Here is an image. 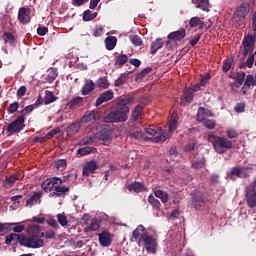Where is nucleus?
I'll use <instances>...</instances> for the list:
<instances>
[{
    "label": "nucleus",
    "instance_id": "nucleus-33",
    "mask_svg": "<svg viewBox=\"0 0 256 256\" xmlns=\"http://www.w3.org/2000/svg\"><path fill=\"white\" fill-rule=\"evenodd\" d=\"M57 101V97L53 92L46 90L45 91V96H44V104L45 105H51V103H55Z\"/></svg>",
    "mask_w": 256,
    "mask_h": 256
},
{
    "label": "nucleus",
    "instance_id": "nucleus-13",
    "mask_svg": "<svg viewBox=\"0 0 256 256\" xmlns=\"http://www.w3.org/2000/svg\"><path fill=\"white\" fill-rule=\"evenodd\" d=\"M99 139L103 143H111L113 139V129H111V126L107 125L100 130Z\"/></svg>",
    "mask_w": 256,
    "mask_h": 256
},
{
    "label": "nucleus",
    "instance_id": "nucleus-18",
    "mask_svg": "<svg viewBox=\"0 0 256 256\" xmlns=\"http://www.w3.org/2000/svg\"><path fill=\"white\" fill-rule=\"evenodd\" d=\"M99 169V165H97V161L92 160L89 161L84 167L82 171L83 177H89V175H92V173H95Z\"/></svg>",
    "mask_w": 256,
    "mask_h": 256
},
{
    "label": "nucleus",
    "instance_id": "nucleus-30",
    "mask_svg": "<svg viewBox=\"0 0 256 256\" xmlns=\"http://www.w3.org/2000/svg\"><path fill=\"white\" fill-rule=\"evenodd\" d=\"M105 45H106V49L108 51H113L117 45V37L115 36H108L105 39Z\"/></svg>",
    "mask_w": 256,
    "mask_h": 256
},
{
    "label": "nucleus",
    "instance_id": "nucleus-27",
    "mask_svg": "<svg viewBox=\"0 0 256 256\" xmlns=\"http://www.w3.org/2000/svg\"><path fill=\"white\" fill-rule=\"evenodd\" d=\"M189 26L191 29H195V27H198V29H205V22L201 21L199 17H192L189 21Z\"/></svg>",
    "mask_w": 256,
    "mask_h": 256
},
{
    "label": "nucleus",
    "instance_id": "nucleus-25",
    "mask_svg": "<svg viewBox=\"0 0 256 256\" xmlns=\"http://www.w3.org/2000/svg\"><path fill=\"white\" fill-rule=\"evenodd\" d=\"M93 91H95V82L93 80H86L81 90L82 95H90Z\"/></svg>",
    "mask_w": 256,
    "mask_h": 256
},
{
    "label": "nucleus",
    "instance_id": "nucleus-36",
    "mask_svg": "<svg viewBox=\"0 0 256 256\" xmlns=\"http://www.w3.org/2000/svg\"><path fill=\"white\" fill-rule=\"evenodd\" d=\"M57 77H59V72H57V69L52 68L48 71L45 81L46 83H53Z\"/></svg>",
    "mask_w": 256,
    "mask_h": 256
},
{
    "label": "nucleus",
    "instance_id": "nucleus-45",
    "mask_svg": "<svg viewBox=\"0 0 256 256\" xmlns=\"http://www.w3.org/2000/svg\"><path fill=\"white\" fill-rule=\"evenodd\" d=\"M91 121H95V111L88 112L81 118V123H91Z\"/></svg>",
    "mask_w": 256,
    "mask_h": 256
},
{
    "label": "nucleus",
    "instance_id": "nucleus-1",
    "mask_svg": "<svg viewBox=\"0 0 256 256\" xmlns=\"http://www.w3.org/2000/svg\"><path fill=\"white\" fill-rule=\"evenodd\" d=\"M135 101L133 96L118 99L116 109L104 118L105 123H125L129 119V105Z\"/></svg>",
    "mask_w": 256,
    "mask_h": 256
},
{
    "label": "nucleus",
    "instance_id": "nucleus-57",
    "mask_svg": "<svg viewBox=\"0 0 256 256\" xmlns=\"http://www.w3.org/2000/svg\"><path fill=\"white\" fill-rule=\"evenodd\" d=\"M168 137H169V134L162 133L161 135L154 137L153 141H155V143H161V142L163 143L167 141Z\"/></svg>",
    "mask_w": 256,
    "mask_h": 256
},
{
    "label": "nucleus",
    "instance_id": "nucleus-60",
    "mask_svg": "<svg viewBox=\"0 0 256 256\" xmlns=\"http://www.w3.org/2000/svg\"><path fill=\"white\" fill-rule=\"evenodd\" d=\"M59 133H61V128L57 127L46 134V139H53Z\"/></svg>",
    "mask_w": 256,
    "mask_h": 256
},
{
    "label": "nucleus",
    "instance_id": "nucleus-58",
    "mask_svg": "<svg viewBox=\"0 0 256 256\" xmlns=\"http://www.w3.org/2000/svg\"><path fill=\"white\" fill-rule=\"evenodd\" d=\"M18 109H19V102H14L10 104V106L8 107L9 115H13V113H17Z\"/></svg>",
    "mask_w": 256,
    "mask_h": 256
},
{
    "label": "nucleus",
    "instance_id": "nucleus-17",
    "mask_svg": "<svg viewBox=\"0 0 256 256\" xmlns=\"http://www.w3.org/2000/svg\"><path fill=\"white\" fill-rule=\"evenodd\" d=\"M251 87H256V80L253 75H247L246 78L244 79V84L240 90L242 95H247Z\"/></svg>",
    "mask_w": 256,
    "mask_h": 256
},
{
    "label": "nucleus",
    "instance_id": "nucleus-40",
    "mask_svg": "<svg viewBox=\"0 0 256 256\" xmlns=\"http://www.w3.org/2000/svg\"><path fill=\"white\" fill-rule=\"evenodd\" d=\"M148 203H150L153 209H156V211H159L161 209V202L155 199L153 195H150L148 197Z\"/></svg>",
    "mask_w": 256,
    "mask_h": 256
},
{
    "label": "nucleus",
    "instance_id": "nucleus-43",
    "mask_svg": "<svg viewBox=\"0 0 256 256\" xmlns=\"http://www.w3.org/2000/svg\"><path fill=\"white\" fill-rule=\"evenodd\" d=\"M129 39H130L131 43H133V45H135L136 47H142L143 40L139 37V35L132 34L129 36Z\"/></svg>",
    "mask_w": 256,
    "mask_h": 256
},
{
    "label": "nucleus",
    "instance_id": "nucleus-21",
    "mask_svg": "<svg viewBox=\"0 0 256 256\" xmlns=\"http://www.w3.org/2000/svg\"><path fill=\"white\" fill-rule=\"evenodd\" d=\"M70 188L67 186H56L55 190L49 194V197H63L69 193Z\"/></svg>",
    "mask_w": 256,
    "mask_h": 256
},
{
    "label": "nucleus",
    "instance_id": "nucleus-42",
    "mask_svg": "<svg viewBox=\"0 0 256 256\" xmlns=\"http://www.w3.org/2000/svg\"><path fill=\"white\" fill-rule=\"evenodd\" d=\"M127 61H129V56H127L126 54H121L116 57L115 65L123 67V65H125Z\"/></svg>",
    "mask_w": 256,
    "mask_h": 256
},
{
    "label": "nucleus",
    "instance_id": "nucleus-59",
    "mask_svg": "<svg viewBox=\"0 0 256 256\" xmlns=\"http://www.w3.org/2000/svg\"><path fill=\"white\" fill-rule=\"evenodd\" d=\"M129 137L131 139H137L138 141H141V139H143V132L141 131L130 132Z\"/></svg>",
    "mask_w": 256,
    "mask_h": 256
},
{
    "label": "nucleus",
    "instance_id": "nucleus-62",
    "mask_svg": "<svg viewBox=\"0 0 256 256\" xmlns=\"http://www.w3.org/2000/svg\"><path fill=\"white\" fill-rule=\"evenodd\" d=\"M104 28L101 25H97L93 30L94 37H101L103 35Z\"/></svg>",
    "mask_w": 256,
    "mask_h": 256
},
{
    "label": "nucleus",
    "instance_id": "nucleus-64",
    "mask_svg": "<svg viewBox=\"0 0 256 256\" xmlns=\"http://www.w3.org/2000/svg\"><path fill=\"white\" fill-rule=\"evenodd\" d=\"M100 225L97 221H92L90 225L87 227V231H97Z\"/></svg>",
    "mask_w": 256,
    "mask_h": 256
},
{
    "label": "nucleus",
    "instance_id": "nucleus-32",
    "mask_svg": "<svg viewBox=\"0 0 256 256\" xmlns=\"http://www.w3.org/2000/svg\"><path fill=\"white\" fill-rule=\"evenodd\" d=\"M83 105V97H76L68 103L69 109H77Z\"/></svg>",
    "mask_w": 256,
    "mask_h": 256
},
{
    "label": "nucleus",
    "instance_id": "nucleus-46",
    "mask_svg": "<svg viewBox=\"0 0 256 256\" xmlns=\"http://www.w3.org/2000/svg\"><path fill=\"white\" fill-rule=\"evenodd\" d=\"M151 71H153V68L151 67H147L145 69H143L140 73H138L135 77V81H141V79H143L144 77H147V75H149V73H151Z\"/></svg>",
    "mask_w": 256,
    "mask_h": 256
},
{
    "label": "nucleus",
    "instance_id": "nucleus-63",
    "mask_svg": "<svg viewBox=\"0 0 256 256\" xmlns=\"http://www.w3.org/2000/svg\"><path fill=\"white\" fill-rule=\"evenodd\" d=\"M194 169H203L205 167V160H197L192 163Z\"/></svg>",
    "mask_w": 256,
    "mask_h": 256
},
{
    "label": "nucleus",
    "instance_id": "nucleus-35",
    "mask_svg": "<svg viewBox=\"0 0 256 256\" xmlns=\"http://www.w3.org/2000/svg\"><path fill=\"white\" fill-rule=\"evenodd\" d=\"M79 129H81V124L79 122H75L71 124L67 129V134L70 136L77 135L79 133Z\"/></svg>",
    "mask_w": 256,
    "mask_h": 256
},
{
    "label": "nucleus",
    "instance_id": "nucleus-55",
    "mask_svg": "<svg viewBox=\"0 0 256 256\" xmlns=\"http://www.w3.org/2000/svg\"><path fill=\"white\" fill-rule=\"evenodd\" d=\"M55 167H56V169L63 171V169H65V167H67V160L60 159V160L56 161Z\"/></svg>",
    "mask_w": 256,
    "mask_h": 256
},
{
    "label": "nucleus",
    "instance_id": "nucleus-19",
    "mask_svg": "<svg viewBox=\"0 0 256 256\" xmlns=\"http://www.w3.org/2000/svg\"><path fill=\"white\" fill-rule=\"evenodd\" d=\"M41 197H43V191L34 192L33 195L27 199L26 206L33 207V205L41 203Z\"/></svg>",
    "mask_w": 256,
    "mask_h": 256
},
{
    "label": "nucleus",
    "instance_id": "nucleus-8",
    "mask_svg": "<svg viewBox=\"0 0 256 256\" xmlns=\"http://www.w3.org/2000/svg\"><path fill=\"white\" fill-rule=\"evenodd\" d=\"M205 194L199 190H194L192 192V199L190 202L191 207H193L196 211H199L201 207L205 205Z\"/></svg>",
    "mask_w": 256,
    "mask_h": 256
},
{
    "label": "nucleus",
    "instance_id": "nucleus-31",
    "mask_svg": "<svg viewBox=\"0 0 256 256\" xmlns=\"http://www.w3.org/2000/svg\"><path fill=\"white\" fill-rule=\"evenodd\" d=\"M178 121H179V115L175 111L172 112L171 118H170V123H169V131L171 133H173V131H175V129H177Z\"/></svg>",
    "mask_w": 256,
    "mask_h": 256
},
{
    "label": "nucleus",
    "instance_id": "nucleus-51",
    "mask_svg": "<svg viewBox=\"0 0 256 256\" xmlns=\"http://www.w3.org/2000/svg\"><path fill=\"white\" fill-rule=\"evenodd\" d=\"M57 219H58V223L62 227H67V225H69V220H67V216H65V214H58Z\"/></svg>",
    "mask_w": 256,
    "mask_h": 256
},
{
    "label": "nucleus",
    "instance_id": "nucleus-47",
    "mask_svg": "<svg viewBox=\"0 0 256 256\" xmlns=\"http://www.w3.org/2000/svg\"><path fill=\"white\" fill-rule=\"evenodd\" d=\"M97 86L100 89H108L109 88V80H107V77H102L97 80Z\"/></svg>",
    "mask_w": 256,
    "mask_h": 256
},
{
    "label": "nucleus",
    "instance_id": "nucleus-16",
    "mask_svg": "<svg viewBox=\"0 0 256 256\" xmlns=\"http://www.w3.org/2000/svg\"><path fill=\"white\" fill-rule=\"evenodd\" d=\"M98 239L101 247H110L111 243H113L111 232L107 230H104L102 233L98 234Z\"/></svg>",
    "mask_w": 256,
    "mask_h": 256
},
{
    "label": "nucleus",
    "instance_id": "nucleus-14",
    "mask_svg": "<svg viewBox=\"0 0 256 256\" xmlns=\"http://www.w3.org/2000/svg\"><path fill=\"white\" fill-rule=\"evenodd\" d=\"M114 97L115 93L113 92V90H107L101 93L98 99H96L95 107H100V105H103V103L111 101V99H113Z\"/></svg>",
    "mask_w": 256,
    "mask_h": 256
},
{
    "label": "nucleus",
    "instance_id": "nucleus-5",
    "mask_svg": "<svg viewBox=\"0 0 256 256\" xmlns=\"http://www.w3.org/2000/svg\"><path fill=\"white\" fill-rule=\"evenodd\" d=\"M67 179H69V176L64 177V179L59 177L47 178L42 182L41 187L46 193H51V191H55L58 185H63Z\"/></svg>",
    "mask_w": 256,
    "mask_h": 256
},
{
    "label": "nucleus",
    "instance_id": "nucleus-7",
    "mask_svg": "<svg viewBox=\"0 0 256 256\" xmlns=\"http://www.w3.org/2000/svg\"><path fill=\"white\" fill-rule=\"evenodd\" d=\"M25 128V115H20L16 120L11 122L7 127V137L15 133H21Z\"/></svg>",
    "mask_w": 256,
    "mask_h": 256
},
{
    "label": "nucleus",
    "instance_id": "nucleus-39",
    "mask_svg": "<svg viewBox=\"0 0 256 256\" xmlns=\"http://www.w3.org/2000/svg\"><path fill=\"white\" fill-rule=\"evenodd\" d=\"M196 7L202 11H209V0H196Z\"/></svg>",
    "mask_w": 256,
    "mask_h": 256
},
{
    "label": "nucleus",
    "instance_id": "nucleus-20",
    "mask_svg": "<svg viewBox=\"0 0 256 256\" xmlns=\"http://www.w3.org/2000/svg\"><path fill=\"white\" fill-rule=\"evenodd\" d=\"M143 233H147V231H145V226L144 225H138V227L132 232V237L130 238V241L132 243H135L138 241L139 239H141V236L143 235Z\"/></svg>",
    "mask_w": 256,
    "mask_h": 256
},
{
    "label": "nucleus",
    "instance_id": "nucleus-12",
    "mask_svg": "<svg viewBox=\"0 0 256 256\" xmlns=\"http://www.w3.org/2000/svg\"><path fill=\"white\" fill-rule=\"evenodd\" d=\"M18 21L22 25H29L31 23V8L21 7L18 11Z\"/></svg>",
    "mask_w": 256,
    "mask_h": 256
},
{
    "label": "nucleus",
    "instance_id": "nucleus-3",
    "mask_svg": "<svg viewBox=\"0 0 256 256\" xmlns=\"http://www.w3.org/2000/svg\"><path fill=\"white\" fill-rule=\"evenodd\" d=\"M28 236L25 235L26 243L29 242L30 246H26L28 249H40L45 245V241L40 238L41 226L34 225L27 230Z\"/></svg>",
    "mask_w": 256,
    "mask_h": 256
},
{
    "label": "nucleus",
    "instance_id": "nucleus-22",
    "mask_svg": "<svg viewBox=\"0 0 256 256\" xmlns=\"http://www.w3.org/2000/svg\"><path fill=\"white\" fill-rule=\"evenodd\" d=\"M128 191H134V193H143V191H147V187L145 184L141 182H133L127 186Z\"/></svg>",
    "mask_w": 256,
    "mask_h": 256
},
{
    "label": "nucleus",
    "instance_id": "nucleus-15",
    "mask_svg": "<svg viewBox=\"0 0 256 256\" xmlns=\"http://www.w3.org/2000/svg\"><path fill=\"white\" fill-rule=\"evenodd\" d=\"M187 37V31L185 28H180L177 31L171 32L168 36L167 39H170L173 41V43H179L183 41V38Z\"/></svg>",
    "mask_w": 256,
    "mask_h": 256
},
{
    "label": "nucleus",
    "instance_id": "nucleus-52",
    "mask_svg": "<svg viewBox=\"0 0 256 256\" xmlns=\"http://www.w3.org/2000/svg\"><path fill=\"white\" fill-rule=\"evenodd\" d=\"M226 135L228 139H237V137H239V133H237V130L233 128H227Z\"/></svg>",
    "mask_w": 256,
    "mask_h": 256
},
{
    "label": "nucleus",
    "instance_id": "nucleus-61",
    "mask_svg": "<svg viewBox=\"0 0 256 256\" xmlns=\"http://www.w3.org/2000/svg\"><path fill=\"white\" fill-rule=\"evenodd\" d=\"M47 33H49V29L45 26H39L37 28V34L40 36V37H45V35H47Z\"/></svg>",
    "mask_w": 256,
    "mask_h": 256
},
{
    "label": "nucleus",
    "instance_id": "nucleus-44",
    "mask_svg": "<svg viewBox=\"0 0 256 256\" xmlns=\"http://www.w3.org/2000/svg\"><path fill=\"white\" fill-rule=\"evenodd\" d=\"M97 12L92 13L91 10L84 11L83 21H93V19H97Z\"/></svg>",
    "mask_w": 256,
    "mask_h": 256
},
{
    "label": "nucleus",
    "instance_id": "nucleus-38",
    "mask_svg": "<svg viewBox=\"0 0 256 256\" xmlns=\"http://www.w3.org/2000/svg\"><path fill=\"white\" fill-rule=\"evenodd\" d=\"M155 197L161 200L162 203H167L169 201V194L163 190H156L154 192Z\"/></svg>",
    "mask_w": 256,
    "mask_h": 256
},
{
    "label": "nucleus",
    "instance_id": "nucleus-34",
    "mask_svg": "<svg viewBox=\"0 0 256 256\" xmlns=\"http://www.w3.org/2000/svg\"><path fill=\"white\" fill-rule=\"evenodd\" d=\"M21 179V174H13L10 177H7L5 179V187H13L15 185L16 181H19Z\"/></svg>",
    "mask_w": 256,
    "mask_h": 256
},
{
    "label": "nucleus",
    "instance_id": "nucleus-23",
    "mask_svg": "<svg viewBox=\"0 0 256 256\" xmlns=\"http://www.w3.org/2000/svg\"><path fill=\"white\" fill-rule=\"evenodd\" d=\"M207 117H213V112H211V110L200 107L198 108V112H197V120L201 122L205 121V119H207Z\"/></svg>",
    "mask_w": 256,
    "mask_h": 256
},
{
    "label": "nucleus",
    "instance_id": "nucleus-49",
    "mask_svg": "<svg viewBox=\"0 0 256 256\" xmlns=\"http://www.w3.org/2000/svg\"><path fill=\"white\" fill-rule=\"evenodd\" d=\"M233 65V58H227L222 66L223 73H228V71L231 69Z\"/></svg>",
    "mask_w": 256,
    "mask_h": 256
},
{
    "label": "nucleus",
    "instance_id": "nucleus-26",
    "mask_svg": "<svg viewBox=\"0 0 256 256\" xmlns=\"http://www.w3.org/2000/svg\"><path fill=\"white\" fill-rule=\"evenodd\" d=\"M141 115H143V105L138 104L132 111L131 121L133 123H135V121H139V119H141Z\"/></svg>",
    "mask_w": 256,
    "mask_h": 256
},
{
    "label": "nucleus",
    "instance_id": "nucleus-11",
    "mask_svg": "<svg viewBox=\"0 0 256 256\" xmlns=\"http://www.w3.org/2000/svg\"><path fill=\"white\" fill-rule=\"evenodd\" d=\"M245 202L249 209L256 207V191L251 186L245 188Z\"/></svg>",
    "mask_w": 256,
    "mask_h": 256
},
{
    "label": "nucleus",
    "instance_id": "nucleus-53",
    "mask_svg": "<svg viewBox=\"0 0 256 256\" xmlns=\"http://www.w3.org/2000/svg\"><path fill=\"white\" fill-rule=\"evenodd\" d=\"M196 146H197V141L189 140L186 146L184 147V151L186 153H189L190 151H193V149H195Z\"/></svg>",
    "mask_w": 256,
    "mask_h": 256
},
{
    "label": "nucleus",
    "instance_id": "nucleus-4",
    "mask_svg": "<svg viewBox=\"0 0 256 256\" xmlns=\"http://www.w3.org/2000/svg\"><path fill=\"white\" fill-rule=\"evenodd\" d=\"M252 167H242L236 166L232 167L228 173V177L231 181H236L238 179H249L251 177Z\"/></svg>",
    "mask_w": 256,
    "mask_h": 256
},
{
    "label": "nucleus",
    "instance_id": "nucleus-56",
    "mask_svg": "<svg viewBox=\"0 0 256 256\" xmlns=\"http://www.w3.org/2000/svg\"><path fill=\"white\" fill-rule=\"evenodd\" d=\"M203 125L206 129H215L217 127V123L215 120H204Z\"/></svg>",
    "mask_w": 256,
    "mask_h": 256
},
{
    "label": "nucleus",
    "instance_id": "nucleus-37",
    "mask_svg": "<svg viewBox=\"0 0 256 256\" xmlns=\"http://www.w3.org/2000/svg\"><path fill=\"white\" fill-rule=\"evenodd\" d=\"M256 43L255 37L253 35H247L244 37L242 45L243 47H254Z\"/></svg>",
    "mask_w": 256,
    "mask_h": 256
},
{
    "label": "nucleus",
    "instance_id": "nucleus-2",
    "mask_svg": "<svg viewBox=\"0 0 256 256\" xmlns=\"http://www.w3.org/2000/svg\"><path fill=\"white\" fill-rule=\"evenodd\" d=\"M208 143H211L216 153L223 155L227 153L230 149H233V141L229 140L226 137L216 136L213 133L207 135Z\"/></svg>",
    "mask_w": 256,
    "mask_h": 256
},
{
    "label": "nucleus",
    "instance_id": "nucleus-50",
    "mask_svg": "<svg viewBox=\"0 0 256 256\" xmlns=\"http://www.w3.org/2000/svg\"><path fill=\"white\" fill-rule=\"evenodd\" d=\"M245 77H247L245 72H237L235 76H230V79H234V81H239L240 83H245Z\"/></svg>",
    "mask_w": 256,
    "mask_h": 256
},
{
    "label": "nucleus",
    "instance_id": "nucleus-54",
    "mask_svg": "<svg viewBox=\"0 0 256 256\" xmlns=\"http://www.w3.org/2000/svg\"><path fill=\"white\" fill-rule=\"evenodd\" d=\"M3 39H4L5 43H10V45H13V43L15 41V36H13L11 34V32H5L3 35Z\"/></svg>",
    "mask_w": 256,
    "mask_h": 256
},
{
    "label": "nucleus",
    "instance_id": "nucleus-28",
    "mask_svg": "<svg viewBox=\"0 0 256 256\" xmlns=\"http://www.w3.org/2000/svg\"><path fill=\"white\" fill-rule=\"evenodd\" d=\"M91 153H97V148L86 146V147L79 148L77 150V155H80V157H85V155H91Z\"/></svg>",
    "mask_w": 256,
    "mask_h": 256
},
{
    "label": "nucleus",
    "instance_id": "nucleus-29",
    "mask_svg": "<svg viewBox=\"0 0 256 256\" xmlns=\"http://www.w3.org/2000/svg\"><path fill=\"white\" fill-rule=\"evenodd\" d=\"M163 45H164V42H163V39L161 38H158L155 41H153L151 43V51H150L151 55H155V53H157L159 49H163Z\"/></svg>",
    "mask_w": 256,
    "mask_h": 256
},
{
    "label": "nucleus",
    "instance_id": "nucleus-41",
    "mask_svg": "<svg viewBox=\"0 0 256 256\" xmlns=\"http://www.w3.org/2000/svg\"><path fill=\"white\" fill-rule=\"evenodd\" d=\"M128 76L126 73H122L117 80L114 82V87H121L127 83Z\"/></svg>",
    "mask_w": 256,
    "mask_h": 256
},
{
    "label": "nucleus",
    "instance_id": "nucleus-24",
    "mask_svg": "<svg viewBox=\"0 0 256 256\" xmlns=\"http://www.w3.org/2000/svg\"><path fill=\"white\" fill-rule=\"evenodd\" d=\"M183 98H181V102L180 105L182 107H186L187 104L192 103L193 102V92L191 91V89H186L184 90V94H183Z\"/></svg>",
    "mask_w": 256,
    "mask_h": 256
},
{
    "label": "nucleus",
    "instance_id": "nucleus-10",
    "mask_svg": "<svg viewBox=\"0 0 256 256\" xmlns=\"http://www.w3.org/2000/svg\"><path fill=\"white\" fill-rule=\"evenodd\" d=\"M18 241L22 247H29L30 244L25 238V234H17V233H12L8 236H6L5 243L6 245H11V242L13 241Z\"/></svg>",
    "mask_w": 256,
    "mask_h": 256
},
{
    "label": "nucleus",
    "instance_id": "nucleus-6",
    "mask_svg": "<svg viewBox=\"0 0 256 256\" xmlns=\"http://www.w3.org/2000/svg\"><path fill=\"white\" fill-rule=\"evenodd\" d=\"M139 243H144V247L148 253H157V240L153 236L147 234V232L142 233L139 238Z\"/></svg>",
    "mask_w": 256,
    "mask_h": 256
},
{
    "label": "nucleus",
    "instance_id": "nucleus-48",
    "mask_svg": "<svg viewBox=\"0 0 256 256\" xmlns=\"http://www.w3.org/2000/svg\"><path fill=\"white\" fill-rule=\"evenodd\" d=\"M9 227H14V233H23V231H25V225L21 223H10Z\"/></svg>",
    "mask_w": 256,
    "mask_h": 256
},
{
    "label": "nucleus",
    "instance_id": "nucleus-9",
    "mask_svg": "<svg viewBox=\"0 0 256 256\" xmlns=\"http://www.w3.org/2000/svg\"><path fill=\"white\" fill-rule=\"evenodd\" d=\"M247 15H249V3L243 2L240 6L237 7L233 17L236 23H240V21H243Z\"/></svg>",
    "mask_w": 256,
    "mask_h": 256
}]
</instances>
